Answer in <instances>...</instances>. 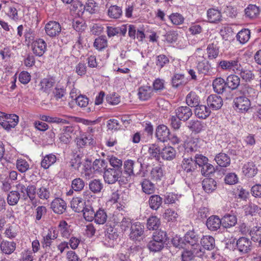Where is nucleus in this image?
<instances>
[{
	"label": "nucleus",
	"mask_w": 261,
	"mask_h": 261,
	"mask_svg": "<svg viewBox=\"0 0 261 261\" xmlns=\"http://www.w3.org/2000/svg\"><path fill=\"white\" fill-rule=\"evenodd\" d=\"M257 171L256 165L252 162H249L245 164L242 168L243 173L248 177L254 176L257 174Z\"/></svg>",
	"instance_id": "obj_21"
},
{
	"label": "nucleus",
	"mask_w": 261,
	"mask_h": 261,
	"mask_svg": "<svg viewBox=\"0 0 261 261\" xmlns=\"http://www.w3.org/2000/svg\"><path fill=\"white\" fill-rule=\"evenodd\" d=\"M170 131L165 125H160L156 129L155 136L157 139L161 142H164L169 139Z\"/></svg>",
	"instance_id": "obj_18"
},
{
	"label": "nucleus",
	"mask_w": 261,
	"mask_h": 261,
	"mask_svg": "<svg viewBox=\"0 0 261 261\" xmlns=\"http://www.w3.org/2000/svg\"><path fill=\"white\" fill-rule=\"evenodd\" d=\"M32 49L34 54L37 56H42L47 49L46 42L42 39H37L32 44Z\"/></svg>",
	"instance_id": "obj_8"
},
{
	"label": "nucleus",
	"mask_w": 261,
	"mask_h": 261,
	"mask_svg": "<svg viewBox=\"0 0 261 261\" xmlns=\"http://www.w3.org/2000/svg\"><path fill=\"white\" fill-rule=\"evenodd\" d=\"M222 225L225 228H230L234 226L237 222V218L236 216L230 214L225 215L222 218Z\"/></svg>",
	"instance_id": "obj_32"
},
{
	"label": "nucleus",
	"mask_w": 261,
	"mask_h": 261,
	"mask_svg": "<svg viewBox=\"0 0 261 261\" xmlns=\"http://www.w3.org/2000/svg\"><path fill=\"white\" fill-rule=\"evenodd\" d=\"M160 220L156 216H152L147 220V227L149 230H156L160 225Z\"/></svg>",
	"instance_id": "obj_52"
},
{
	"label": "nucleus",
	"mask_w": 261,
	"mask_h": 261,
	"mask_svg": "<svg viewBox=\"0 0 261 261\" xmlns=\"http://www.w3.org/2000/svg\"><path fill=\"white\" fill-rule=\"evenodd\" d=\"M76 103L81 108H85L87 112H90L91 109L87 107L89 104V99L86 96L80 95L75 97Z\"/></svg>",
	"instance_id": "obj_51"
},
{
	"label": "nucleus",
	"mask_w": 261,
	"mask_h": 261,
	"mask_svg": "<svg viewBox=\"0 0 261 261\" xmlns=\"http://www.w3.org/2000/svg\"><path fill=\"white\" fill-rule=\"evenodd\" d=\"M202 184L203 190L207 193L213 192L216 189V181L211 178L204 179Z\"/></svg>",
	"instance_id": "obj_35"
},
{
	"label": "nucleus",
	"mask_w": 261,
	"mask_h": 261,
	"mask_svg": "<svg viewBox=\"0 0 261 261\" xmlns=\"http://www.w3.org/2000/svg\"><path fill=\"white\" fill-rule=\"evenodd\" d=\"M207 21L210 23H216L221 20V12L216 9H209L207 11Z\"/></svg>",
	"instance_id": "obj_24"
},
{
	"label": "nucleus",
	"mask_w": 261,
	"mask_h": 261,
	"mask_svg": "<svg viewBox=\"0 0 261 261\" xmlns=\"http://www.w3.org/2000/svg\"><path fill=\"white\" fill-rule=\"evenodd\" d=\"M82 212H83V217L86 221L89 222L93 221L95 211L92 205L90 204L85 205Z\"/></svg>",
	"instance_id": "obj_40"
},
{
	"label": "nucleus",
	"mask_w": 261,
	"mask_h": 261,
	"mask_svg": "<svg viewBox=\"0 0 261 261\" xmlns=\"http://www.w3.org/2000/svg\"><path fill=\"white\" fill-rule=\"evenodd\" d=\"M250 236L251 237V239L256 242L260 241L261 239V227H254L252 228L250 231Z\"/></svg>",
	"instance_id": "obj_61"
},
{
	"label": "nucleus",
	"mask_w": 261,
	"mask_h": 261,
	"mask_svg": "<svg viewBox=\"0 0 261 261\" xmlns=\"http://www.w3.org/2000/svg\"><path fill=\"white\" fill-rule=\"evenodd\" d=\"M196 69L198 74L201 75H209L212 71L211 64L206 59L198 60L196 63Z\"/></svg>",
	"instance_id": "obj_10"
},
{
	"label": "nucleus",
	"mask_w": 261,
	"mask_h": 261,
	"mask_svg": "<svg viewBox=\"0 0 261 261\" xmlns=\"http://www.w3.org/2000/svg\"><path fill=\"white\" fill-rule=\"evenodd\" d=\"M6 121L2 122L4 124V128L7 130H10L12 128H14L16 125V115H8L6 114L5 116Z\"/></svg>",
	"instance_id": "obj_41"
},
{
	"label": "nucleus",
	"mask_w": 261,
	"mask_h": 261,
	"mask_svg": "<svg viewBox=\"0 0 261 261\" xmlns=\"http://www.w3.org/2000/svg\"><path fill=\"white\" fill-rule=\"evenodd\" d=\"M215 160L221 167H226L230 164V159L226 153H220L216 155Z\"/></svg>",
	"instance_id": "obj_36"
},
{
	"label": "nucleus",
	"mask_w": 261,
	"mask_h": 261,
	"mask_svg": "<svg viewBox=\"0 0 261 261\" xmlns=\"http://www.w3.org/2000/svg\"><path fill=\"white\" fill-rule=\"evenodd\" d=\"M55 84V81L53 77H46L40 82V89L44 92L49 93Z\"/></svg>",
	"instance_id": "obj_26"
},
{
	"label": "nucleus",
	"mask_w": 261,
	"mask_h": 261,
	"mask_svg": "<svg viewBox=\"0 0 261 261\" xmlns=\"http://www.w3.org/2000/svg\"><path fill=\"white\" fill-rule=\"evenodd\" d=\"M181 166L184 174L189 177L194 174L197 168L196 163L192 158H184Z\"/></svg>",
	"instance_id": "obj_4"
},
{
	"label": "nucleus",
	"mask_w": 261,
	"mask_h": 261,
	"mask_svg": "<svg viewBox=\"0 0 261 261\" xmlns=\"http://www.w3.org/2000/svg\"><path fill=\"white\" fill-rule=\"evenodd\" d=\"M108 41L105 36H100L96 38L94 46L98 50H101L107 47Z\"/></svg>",
	"instance_id": "obj_54"
},
{
	"label": "nucleus",
	"mask_w": 261,
	"mask_h": 261,
	"mask_svg": "<svg viewBox=\"0 0 261 261\" xmlns=\"http://www.w3.org/2000/svg\"><path fill=\"white\" fill-rule=\"evenodd\" d=\"M89 189L92 192L97 194L103 189V184L99 179H94L89 182Z\"/></svg>",
	"instance_id": "obj_50"
},
{
	"label": "nucleus",
	"mask_w": 261,
	"mask_h": 261,
	"mask_svg": "<svg viewBox=\"0 0 261 261\" xmlns=\"http://www.w3.org/2000/svg\"><path fill=\"white\" fill-rule=\"evenodd\" d=\"M70 206L75 212H82L84 207L82 198L78 197H73L70 202Z\"/></svg>",
	"instance_id": "obj_46"
},
{
	"label": "nucleus",
	"mask_w": 261,
	"mask_h": 261,
	"mask_svg": "<svg viewBox=\"0 0 261 261\" xmlns=\"http://www.w3.org/2000/svg\"><path fill=\"white\" fill-rule=\"evenodd\" d=\"M153 95V89L149 86H143L140 87L138 90L139 98L141 100H147Z\"/></svg>",
	"instance_id": "obj_19"
},
{
	"label": "nucleus",
	"mask_w": 261,
	"mask_h": 261,
	"mask_svg": "<svg viewBox=\"0 0 261 261\" xmlns=\"http://www.w3.org/2000/svg\"><path fill=\"white\" fill-rule=\"evenodd\" d=\"M108 216L106 212L103 208H99L95 213L94 222L98 224H103L107 220Z\"/></svg>",
	"instance_id": "obj_33"
},
{
	"label": "nucleus",
	"mask_w": 261,
	"mask_h": 261,
	"mask_svg": "<svg viewBox=\"0 0 261 261\" xmlns=\"http://www.w3.org/2000/svg\"><path fill=\"white\" fill-rule=\"evenodd\" d=\"M36 189L34 186L30 185L26 188L24 186L20 184L17 185V196L18 199L21 197L25 199L29 197L31 201H33L36 197Z\"/></svg>",
	"instance_id": "obj_1"
},
{
	"label": "nucleus",
	"mask_w": 261,
	"mask_h": 261,
	"mask_svg": "<svg viewBox=\"0 0 261 261\" xmlns=\"http://www.w3.org/2000/svg\"><path fill=\"white\" fill-rule=\"evenodd\" d=\"M259 8L255 5H249L245 9L246 17L253 19L256 18L259 14Z\"/></svg>",
	"instance_id": "obj_37"
},
{
	"label": "nucleus",
	"mask_w": 261,
	"mask_h": 261,
	"mask_svg": "<svg viewBox=\"0 0 261 261\" xmlns=\"http://www.w3.org/2000/svg\"><path fill=\"white\" fill-rule=\"evenodd\" d=\"M142 191L146 194H152L155 190V185L149 179H144L141 182Z\"/></svg>",
	"instance_id": "obj_43"
},
{
	"label": "nucleus",
	"mask_w": 261,
	"mask_h": 261,
	"mask_svg": "<svg viewBox=\"0 0 261 261\" xmlns=\"http://www.w3.org/2000/svg\"><path fill=\"white\" fill-rule=\"evenodd\" d=\"M114 223L120 226L121 229L125 231L131 225V220L129 218L124 217L122 214L114 216Z\"/></svg>",
	"instance_id": "obj_16"
},
{
	"label": "nucleus",
	"mask_w": 261,
	"mask_h": 261,
	"mask_svg": "<svg viewBox=\"0 0 261 261\" xmlns=\"http://www.w3.org/2000/svg\"><path fill=\"white\" fill-rule=\"evenodd\" d=\"M233 103L235 109L240 113H246L251 108L250 99L245 96H240L235 98Z\"/></svg>",
	"instance_id": "obj_2"
},
{
	"label": "nucleus",
	"mask_w": 261,
	"mask_h": 261,
	"mask_svg": "<svg viewBox=\"0 0 261 261\" xmlns=\"http://www.w3.org/2000/svg\"><path fill=\"white\" fill-rule=\"evenodd\" d=\"M187 82L188 80L183 74L175 73L172 77V85L174 88L185 85Z\"/></svg>",
	"instance_id": "obj_31"
},
{
	"label": "nucleus",
	"mask_w": 261,
	"mask_h": 261,
	"mask_svg": "<svg viewBox=\"0 0 261 261\" xmlns=\"http://www.w3.org/2000/svg\"><path fill=\"white\" fill-rule=\"evenodd\" d=\"M2 251L6 254H10L15 249V244L14 242H3L1 244Z\"/></svg>",
	"instance_id": "obj_57"
},
{
	"label": "nucleus",
	"mask_w": 261,
	"mask_h": 261,
	"mask_svg": "<svg viewBox=\"0 0 261 261\" xmlns=\"http://www.w3.org/2000/svg\"><path fill=\"white\" fill-rule=\"evenodd\" d=\"M107 166V162L104 160H95L93 163V175L94 172H102L103 170L106 169Z\"/></svg>",
	"instance_id": "obj_49"
},
{
	"label": "nucleus",
	"mask_w": 261,
	"mask_h": 261,
	"mask_svg": "<svg viewBox=\"0 0 261 261\" xmlns=\"http://www.w3.org/2000/svg\"><path fill=\"white\" fill-rule=\"evenodd\" d=\"M195 115L199 118L205 119L211 114L209 108L204 105H198L195 110Z\"/></svg>",
	"instance_id": "obj_38"
},
{
	"label": "nucleus",
	"mask_w": 261,
	"mask_h": 261,
	"mask_svg": "<svg viewBox=\"0 0 261 261\" xmlns=\"http://www.w3.org/2000/svg\"><path fill=\"white\" fill-rule=\"evenodd\" d=\"M240 63L238 59L225 60H222L219 62V67L223 70L233 72L236 74L239 70Z\"/></svg>",
	"instance_id": "obj_3"
},
{
	"label": "nucleus",
	"mask_w": 261,
	"mask_h": 261,
	"mask_svg": "<svg viewBox=\"0 0 261 261\" xmlns=\"http://www.w3.org/2000/svg\"><path fill=\"white\" fill-rule=\"evenodd\" d=\"M176 151L171 146H166L161 150L160 156L163 159L167 161H171L175 158Z\"/></svg>",
	"instance_id": "obj_27"
},
{
	"label": "nucleus",
	"mask_w": 261,
	"mask_h": 261,
	"mask_svg": "<svg viewBox=\"0 0 261 261\" xmlns=\"http://www.w3.org/2000/svg\"><path fill=\"white\" fill-rule=\"evenodd\" d=\"M200 243L204 249L211 250L215 247V239L210 236H203L201 239Z\"/></svg>",
	"instance_id": "obj_45"
},
{
	"label": "nucleus",
	"mask_w": 261,
	"mask_h": 261,
	"mask_svg": "<svg viewBox=\"0 0 261 261\" xmlns=\"http://www.w3.org/2000/svg\"><path fill=\"white\" fill-rule=\"evenodd\" d=\"M95 143L92 136L84 133L76 139V144L79 147H83L87 145H93Z\"/></svg>",
	"instance_id": "obj_23"
},
{
	"label": "nucleus",
	"mask_w": 261,
	"mask_h": 261,
	"mask_svg": "<svg viewBox=\"0 0 261 261\" xmlns=\"http://www.w3.org/2000/svg\"><path fill=\"white\" fill-rule=\"evenodd\" d=\"M85 187V182L81 178H76L71 181V188L75 192L81 191Z\"/></svg>",
	"instance_id": "obj_59"
},
{
	"label": "nucleus",
	"mask_w": 261,
	"mask_h": 261,
	"mask_svg": "<svg viewBox=\"0 0 261 261\" xmlns=\"http://www.w3.org/2000/svg\"><path fill=\"white\" fill-rule=\"evenodd\" d=\"M46 34L50 37L58 36L61 31V27L60 23L55 21H50L45 26Z\"/></svg>",
	"instance_id": "obj_9"
},
{
	"label": "nucleus",
	"mask_w": 261,
	"mask_h": 261,
	"mask_svg": "<svg viewBox=\"0 0 261 261\" xmlns=\"http://www.w3.org/2000/svg\"><path fill=\"white\" fill-rule=\"evenodd\" d=\"M164 174L162 167L157 166L153 167L150 172V177L154 181H161L164 177Z\"/></svg>",
	"instance_id": "obj_44"
},
{
	"label": "nucleus",
	"mask_w": 261,
	"mask_h": 261,
	"mask_svg": "<svg viewBox=\"0 0 261 261\" xmlns=\"http://www.w3.org/2000/svg\"><path fill=\"white\" fill-rule=\"evenodd\" d=\"M57 161V156L53 153L45 155L41 162V166L44 169H48Z\"/></svg>",
	"instance_id": "obj_29"
},
{
	"label": "nucleus",
	"mask_w": 261,
	"mask_h": 261,
	"mask_svg": "<svg viewBox=\"0 0 261 261\" xmlns=\"http://www.w3.org/2000/svg\"><path fill=\"white\" fill-rule=\"evenodd\" d=\"M250 37L249 29H244L239 32L237 35V39L241 44H245L248 41Z\"/></svg>",
	"instance_id": "obj_48"
},
{
	"label": "nucleus",
	"mask_w": 261,
	"mask_h": 261,
	"mask_svg": "<svg viewBox=\"0 0 261 261\" xmlns=\"http://www.w3.org/2000/svg\"><path fill=\"white\" fill-rule=\"evenodd\" d=\"M199 238L194 231H189L185 234L184 239L185 245L191 246L192 249L200 250V246L198 243Z\"/></svg>",
	"instance_id": "obj_7"
},
{
	"label": "nucleus",
	"mask_w": 261,
	"mask_h": 261,
	"mask_svg": "<svg viewBox=\"0 0 261 261\" xmlns=\"http://www.w3.org/2000/svg\"><path fill=\"white\" fill-rule=\"evenodd\" d=\"M163 217L168 221H174L178 217V214L175 211L171 208H168L165 210Z\"/></svg>",
	"instance_id": "obj_63"
},
{
	"label": "nucleus",
	"mask_w": 261,
	"mask_h": 261,
	"mask_svg": "<svg viewBox=\"0 0 261 261\" xmlns=\"http://www.w3.org/2000/svg\"><path fill=\"white\" fill-rule=\"evenodd\" d=\"M237 246L240 252L245 254L249 252L251 250L252 243L249 239L242 237L237 241Z\"/></svg>",
	"instance_id": "obj_11"
},
{
	"label": "nucleus",
	"mask_w": 261,
	"mask_h": 261,
	"mask_svg": "<svg viewBox=\"0 0 261 261\" xmlns=\"http://www.w3.org/2000/svg\"><path fill=\"white\" fill-rule=\"evenodd\" d=\"M225 84L231 90H236L240 84V78L236 74H230L227 77Z\"/></svg>",
	"instance_id": "obj_25"
},
{
	"label": "nucleus",
	"mask_w": 261,
	"mask_h": 261,
	"mask_svg": "<svg viewBox=\"0 0 261 261\" xmlns=\"http://www.w3.org/2000/svg\"><path fill=\"white\" fill-rule=\"evenodd\" d=\"M58 234L53 228L49 229L47 233L43 236V246L44 248L49 247L53 241L57 238Z\"/></svg>",
	"instance_id": "obj_22"
},
{
	"label": "nucleus",
	"mask_w": 261,
	"mask_h": 261,
	"mask_svg": "<svg viewBox=\"0 0 261 261\" xmlns=\"http://www.w3.org/2000/svg\"><path fill=\"white\" fill-rule=\"evenodd\" d=\"M75 73L80 76H83L87 73V66L85 63L79 62L74 68Z\"/></svg>",
	"instance_id": "obj_64"
},
{
	"label": "nucleus",
	"mask_w": 261,
	"mask_h": 261,
	"mask_svg": "<svg viewBox=\"0 0 261 261\" xmlns=\"http://www.w3.org/2000/svg\"><path fill=\"white\" fill-rule=\"evenodd\" d=\"M244 210L246 215H253L255 213L260 214L261 213V208L253 203H249L245 205L244 206Z\"/></svg>",
	"instance_id": "obj_56"
},
{
	"label": "nucleus",
	"mask_w": 261,
	"mask_h": 261,
	"mask_svg": "<svg viewBox=\"0 0 261 261\" xmlns=\"http://www.w3.org/2000/svg\"><path fill=\"white\" fill-rule=\"evenodd\" d=\"M163 243L159 241L152 239L147 244V247L149 250L152 252H158L160 251L164 247Z\"/></svg>",
	"instance_id": "obj_55"
},
{
	"label": "nucleus",
	"mask_w": 261,
	"mask_h": 261,
	"mask_svg": "<svg viewBox=\"0 0 261 261\" xmlns=\"http://www.w3.org/2000/svg\"><path fill=\"white\" fill-rule=\"evenodd\" d=\"M148 152L150 158L158 159L161 155V150L159 146L155 144L149 145Z\"/></svg>",
	"instance_id": "obj_58"
},
{
	"label": "nucleus",
	"mask_w": 261,
	"mask_h": 261,
	"mask_svg": "<svg viewBox=\"0 0 261 261\" xmlns=\"http://www.w3.org/2000/svg\"><path fill=\"white\" fill-rule=\"evenodd\" d=\"M207 105L210 109L217 110L221 108L223 105V100L220 96L212 94L207 97Z\"/></svg>",
	"instance_id": "obj_12"
},
{
	"label": "nucleus",
	"mask_w": 261,
	"mask_h": 261,
	"mask_svg": "<svg viewBox=\"0 0 261 261\" xmlns=\"http://www.w3.org/2000/svg\"><path fill=\"white\" fill-rule=\"evenodd\" d=\"M144 226L140 222H136L131 226L130 238L133 240H138L144 232Z\"/></svg>",
	"instance_id": "obj_20"
},
{
	"label": "nucleus",
	"mask_w": 261,
	"mask_h": 261,
	"mask_svg": "<svg viewBox=\"0 0 261 261\" xmlns=\"http://www.w3.org/2000/svg\"><path fill=\"white\" fill-rule=\"evenodd\" d=\"M163 203L162 198L158 195H151L149 199L148 203L150 208L153 210H158Z\"/></svg>",
	"instance_id": "obj_34"
},
{
	"label": "nucleus",
	"mask_w": 261,
	"mask_h": 261,
	"mask_svg": "<svg viewBox=\"0 0 261 261\" xmlns=\"http://www.w3.org/2000/svg\"><path fill=\"white\" fill-rule=\"evenodd\" d=\"M219 42L216 39L212 40L207 47V54L209 59L216 58L219 53Z\"/></svg>",
	"instance_id": "obj_13"
},
{
	"label": "nucleus",
	"mask_w": 261,
	"mask_h": 261,
	"mask_svg": "<svg viewBox=\"0 0 261 261\" xmlns=\"http://www.w3.org/2000/svg\"><path fill=\"white\" fill-rule=\"evenodd\" d=\"M203 142V140L198 138H189L185 142V150L187 152H195L199 151Z\"/></svg>",
	"instance_id": "obj_6"
},
{
	"label": "nucleus",
	"mask_w": 261,
	"mask_h": 261,
	"mask_svg": "<svg viewBox=\"0 0 261 261\" xmlns=\"http://www.w3.org/2000/svg\"><path fill=\"white\" fill-rule=\"evenodd\" d=\"M171 22L175 25H180L183 23L185 18L182 15L178 13H173L169 16Z\"/></svg>",
	"instance_id": "obj_60"
},
{
	"label": "nucleus",
	"mask_w": 261,
	"mask_h": 261,
	"mask_svg": "<svg viewBox=\"0 0 261 261\" xmlns=\"http://www.w3.org/2000/svg\"><path fill=\"white\" fill-rule=\"evenodd\" d=\"M225 82L222 77L216 78L213 82L214 91L218 94L223 93L225 91Z\"/></svg>",
	"instance_id": "obj_28"
},
{
	"label": "nucleus",
	"mask_w": 261,
	"mask_h": 261,
	"mask_svg": "<svg viewBox=\"0 0 261 261\" xmlns=\"http://www.w3.org/2000/svg\"><path fill=\"white\" fill-rule=\"evenodd\" d=\"M51 208L55 213L62 214L66 209V203L62 199L56 198L52 201Z\"/></svg>",
	"instance_id": "obj_15"
},
{
	"label": "nucleus",
	"mask_w": 261,
	"mask_h": 261,
	"mask_svg": "<svg viewBox=\"0 0 261 261\" xmlns=\"http://www.w3.org/2000/svg\"><path fill=\"white\" fill-rule=\"evenodd\" d=\"M122 174V170H114L111 168L105 170L103 178L105 181L108 184H115Z\"/></svg>",
	"instance_id": "obj_5"
},
{
	"label": "nucleus",
	"mask_w": 261,
	"mask_h": 261,
	"mask_svg": "<svg viewBox=\"0 0 261 261\" xmlns=\"http://www.w3.org/2000/svg\"><path fill=\"white\" fill-rule=\"evenodd\" d=\"M236 74H240L242 79L246 82L250 81L254 78L252 71L246 68H243L241 64L239 70H237Z\"/></svg>",
	"instance_id": "obj_39"
},
{
	"label": "nucleus",
	"mask_w": 261,
	"mask_h": 261,
	"mask_svg": "<svg viewBox=\"0 0 261 261\" xmlns=\"http://www.w3.org/2000/svg\"><path fill=\"white\" fill-rule=\"evenodd\" d=\"M59 230L62 236L65 238H68L70 235V226L65 221H62L59 225Z\"/></svg>",
	"instance_id": "obj_53"
},
{
	"label": "nucleus",
	"mask_w": 261,
	"mask_h": 261,
	"mask_svg": "<svg viewBox=\"0 0 261 261\" xmlns=\"http://www.w3.org/2000/svg\"><path fill=\"white\" fill-rule=\"evenodd\" d=\"M191 109L187 106H181L176 110V115L180 120L186 121L192 115Z\"/></svg>",
	"instance_id": "obj_14"
},
{
	"label": "nucleus",
	"mask_w": 261,
	"mask_h": 261,
	"mask_svg": "<svg viewBox=\"0 0 261 261\" xmlns=\"http://www.w3.org/2000/svg\"><path fill=\"white\" fill-rule=\"evenodd\" d=\"M221 225V219L216 215L210 216L206 222L207 228L211 231H217L220 228Z\"/></svg>",
	"instance_id": "obj_17"
},
{
	"label": "nucleus",
	"mask_w": 261,
	"mask_h": 261,
	"mask_svg": "<svg viewBox=\"0 0 261 261\" xmlns=\"http://www.w3.org/2000/svg\"><path fill=\"white\" fill-rule=\"evenodd\" d=\"M205 124L204 122L197 120H192L188 123L189 128L195 133H199L203 130Z\"/></svg>",
	"instance_id": "obj_30"
},
{
	"label": "nucleus",
	"mask_w": 261,
	"mask_h": 261,
	"mask_svg": "<svg viewBox=\"0 0 261 261\" xmlns=\"http://www.w3.org/2000/svg\"><path fill=\"white\" fill-rule=\"evenodd\" d=\"M122 14L121 7L116 5L111 6L108 10V15L111 18L118 19Z\"/></svg>",
	"instance_id": "obj_47"
},
{
	"label": "nucleus",
	"mask_w": 261,
	"mask_h": 261,
	"mask_svg": "<svg viewBox=\"0 0 261 261\" xmlns=\"http://www.w3.org/2000/svg\"><path fill=\"white\" fill-rule=\"evenodd\" d=\"M84 176L86 178H90L93 177V166L91 167V162L88 160L85 161L84 165Z\"/></svg>",
	"instance_id": "obj_62"
},
{
	"label": "nucleus",
	"mask_w": 261,
	"mask_h": 261,
	"mask_svg": "<svg viewBox=\"0 0 261 261\" xmlns=\"http://www.w3.org/2000/svg\"><path fill=\"white\" fill-rule=\"evenodd\" d=\"M186 101L189 106L196 107L199 105L200 99L195 92L191 91L187 95Z\"/></svg>",
	"instance_id": "obj_42"
}]
</instances>
